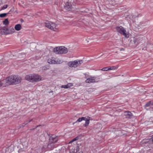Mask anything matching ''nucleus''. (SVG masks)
Here are the masks:
<instances>
[{
    "label": "nucleus",
    "mask_w": 153,
    "mask_h": 153,
    "mask_svg": "<svg viewBox=\"0 0 153 153\" xmlns=\"http://www.w3.org/2000/svg\"><path fill=\"white\" fill-rule=\"evenodd\" d=\"M45 67H43V70H45Z\"/></svg>",
    "instance_id": "32"
},
{
    "label": "nucleus",
    "mask_w": 153,
    "mask_h": 153,
    "mask_svg": "<svg viewBox=\"0 0 153 153\" xmlns=\"http://www.w3.org/2000/svg\"><path fill=\"white\" fill-rule=\"evenodd\" d=\"M78 137H76L75 138L73 139V140H72L71 141H70L69 143L70 144V143H72V142H73L76 140H77L78 139Z\"/></svg>",
    "instance_id": "27"
},
{
    "label": "nucleus",
    "mask_w": 153,
    "mask_h": 153,
    "mask_svg": "<svg viewBox=\"0 0 153 153\" xmlns=\"http://www.w3.org/2000/svg\"><path fill=\"white\" fill-rule=\"evenodd\" d=\"M116 134H117V136H121L123 135V134L122 133L121 131H119L118 132H117Z\"/></svg>",
    "instance_id": "26"
},
{
    "label": "nucleus",
    "mask_w": 153,
    "mask_h": 153,
    "mask_svg": "<svg viewBox=\"0 0 153 153\" xmlns=\"http://www.w3.org/2000/svg\"><path fill=\"white\" fill-rule=\"evenodd\" d=\"M58 140L57 137L55 135H52L50 137L49 143L48 145V147L50 149L53 148L54 144L56 143Z\"/></svg>",
    "instance_id": "4"
},
{
    "label": "nucleus",
    "mask_w": 153,
    "mask_h": 153,
    "mask_svg": "<svg viewBox=\"0 0 153 153\" xmlns=\"http://www.w3.org/2000/svg\"><path fill=\"white\" fill-rule=\"evenodd\" d=\"M117 31L122 34L126 38L129 37L128 33L127 32L125 29L121 26L117 27L116 28Z\"/></svg>",
    "instance_id": "5"
},
{
    "label": "nucleus",
    "mask_w": 153,
    "mask_h": 153,
    "mask_svg": "<svg viewBox=\"0 0 153 153\" xmlns=\"http://www.w3.org/2000/svg\"><path fill=\"white\" fill-rule=\"evenodd\" d=\"M101 70L103 71H109V67H107L103 68Z\"/></svg>",
    "instance_id": "24"
},
{
    "label": "nucleus",
    "mask_w": 153,
    "mask_h": 153,
    "mask_svg": "<svg viewBox=\"0 0 153 153\" xmlns=\"http://www.w3.org/2000/svg\"><path fill=\"white\" fill-rule=\"evenodd\" d=\"M53 51L56 54H61V46L55 48L53 49Z\"/></svg>",
    "instance_id": "9"
},
{
    "label": "nucleus",
    "mask_w": 153,
    "mask_h": 153,
    "mask_svg": "<svg viewBox=\"0 0 153 153\" xmlns=\"http://www.w3.org/2000/svg\"><path fill=\"white\" fill-rule=\"evenodd\" d=\"M95 82V78L93 77H90L85 80L87 83L94 82Z\"/></svg>",
    "instance_id": "8"
},
{
    "label": "nucleus",
    "mask_w": 153,
    "mask_h": 153,
    "mask_svg": "<svg viewBox=\"0 0 153 153\" xmlns=\"http://www.w3.org/2000/svg\"><path fill=\"white\" fill-rule=\"evenodd\" d=\"M85 120V126H87L89 124V120L85 117V120Z\"/></svg>",
    "instance_id": "17"
},
{
    "label": "nucleus",
    "mask_w": 153,
    "mask_h": 153,
    "mask_svg": "<svg viewBox=\"0 0 153 153\" xmlns=\"http://www.w3.org/2000/svg\"><path fill=\"white\" fill-rule=\"evenodd\" d=\"M61 88H64L65 89H67V87L66 86V85H62L61 86Z\"/></svg>",
    "instance_id": "29"
},
{
    "label": "nucleus",
    "mask_w": 153,
    "mask_h": 153,
    "mask_svg": "<svg viewBox=\"0 0 153 153\" xmlns=\"http://www.w3.org/2000/svg\"><path fill=\"white\" fill-rule=\"evenodd\" d=\"M7 13H4L0 14V17L1 18H3L6 16Z\"/></svg>",
    "instance_id": "25"
},
{
    "label": "nucleus",
    "mask_w": 153,
    "mask_h": 153,
    "mask_svg": "<svg viewBox=\"0 0 153 153\" xmlns=\"http://www.w3.org/2000/svg\"><path fill=\"white\" fill-rule=\"evenodd\" d=\"M48 62L51 64H58L61 63L62 60L58 58H49L48 59Z\"/></svg>",
    "instance_id": "7"
},
{
    "label": "nucleus",
    "mask_w": 153,
    "mask_h": 153,
    "mask_svg": "<svg viewBox=\"0 0 153 153\" xmlns=\"http://www.w3.org/2000/svg\"><path fill=\"white\" fill-rule=\"evenodd\" d=\"M153 105V102L152 101H149L148 102H147L145 105V107H148L150 105Z\"/></svg>",
    "instance_id": "16"
},
{
    "label": "nucleus",
    "mask_w": 153,
    "mask_h": 153,
    "mask_svg": "<svg viewBox=\"0 0 153 153\" xmlns=\"http://www.w3.org/2000/svg\"><path fill=\"white\" fill-rule=\"evenodd\" d=\"M22 28V26L20 24H18L15 25V29L17 31L20 30Z\"/></svg>",
    "instance_id": "15"
},
{
    "label": "nucleus",
    "mask_w": 153,
    "mask_h": 153,
    "mask_svg": "<svg viewBox=\"0 0 153 153\" xmlns=\"http://www.w3.org/2000/svg\"><path fill=\"white\" fill-rule=\"evenodd\" d=\"M109 67V70H115L117 68V67H116L115 66H112V67Z\"/></svg>",
    "instance_id": "23"
},
{
    "label": "nucleus",
    "mask_w": 153,
    "mask_h": 153,
    "mask_svg": "<svg viewBox=\"0 0 153 153\" xmlns=\"http://www.w3.org/2000/svg\"><path fill=\"white\" fill-rule=\"evenodd\" d=\"M152 142H153V137L152 138Z\"/></svg>",
    "instance_id": "33"
},
{
    "label": "nucleus",
    "mask_w": 153,
    "mask_h": 153,
    "mask_svg": "<svg viewBox=\"0 0 153 153\" xmlns=\"http://www.w3.org/2000/svg\"><path fill=\"white\" fill-rule=\"evenodd\" d=\"M15 32V30L13 28H12L9 30V33L12 34L14 33Z\"/></svg>",
    "instance_id": "21"
},
{
    "label": "nucleus",
    "mask_w": 153,
    "mask_h": 153,
    "mask_svg": "<svg viewBox=\"0 0 153 153\" xmlns=\"http://www.w3.org/2000/svg\"><path fill=\"white\" fill-rule=\"evenodd\" d=\"M85 120V117H82L81 118H79L77 121L76 122H80L82 121V120Z\"/></svg>",
    "instance_id": "18"
},
{
    "label": "nucleus",
    "mask_w": 153,
    "mask_h": 153,
    "mask_svg": "<svg viewBox=\"0 0 153 153\" xmlns=\"http://www.w3.org/2000/svg\"><path fill=\"white\" fill-rule=\"evenodd\" d=\"M124 114L126 118H131L132 116V114L130 112H125Z\"/></svg>",
    "instance_id": "12"
},
{
    "label": "nucleus",
    "mask_w": 153,
    "mask_h": 153,
    "mask_svg": "<svg viewBox=\"0 0 153 153\" xmlns=\"http://www.w3.org/2000/svg\"><path fill=\"white\" fill-rule=\"evenodd\" d=\"M68 51L67 48L64 46H61V54L65 53Z\"/></svg>",
    "instance_id": "10"
},
{
    "label": "nucleus",
    "mask_w": 153,
    "mask_h": 153,
    "mask_svg": "<svg viewBox=\"0 0 153 153\" xmlns=\"http://www.w3.org/2000/svg\"><path fill=\"white\" fill-rule=\"evenodd\" d=\"M71 6L68 2H66L64 6L65 8L68 10H70Z\"/></svg>",
    "instance_id": "13"
},
{
    "label": "nucleus",
    "mask_w": 153,
    "mask_h": 153,
    "mask_svg": "<svg viewBox=\"0 0 153 153\" xmlns=\"http://www.w3.org/2000/svg\"><path fill=\"white\" fill-rule=\"evenodd\" d=\"M3 23L4 25H6L8 24L9 22L7 19H5L4 21H3Z\"/></svg>",
    "instance_id": "19"
},
{
    "label": "nucleus",
    "mask_w": 153,
    "mask_h": 153,
    "mask_svg": "<svg viewBox=\"0 0 153 153\" xmlns=\"http://www.w3.org/2000/svg\"><path fill=\"white\" fill-rule=\"evenodd\" d=\"M83 62L82 60H76L69 62L68 63V67H76L82 64Z\"/></svg>",
    "instance_id": "3"
},
{
    "label": "nucleus",
    "mask_w": 153,
    "mask_h": 153,
    "mask_svg": "<svg viewBox=\"0 0 153 153\" xmlns=\"http://www.w3.org/2000/svg\"><path fill=\"white\" fill-rule=\"evenodd\" d=\"M141 39V38L140 37L134 38L133 41L134 43L136 45H137L139 43Z\"/></svg>",
    "instance_id": "11"
},
{
    "label": "nucleus",
    "mask_w": 153,
    "mask_h": 153,
    "mask_svg": "<svg viewBox=\"0 0 153 153\" xmlns=\"http://www.w3.org/2000/svg\"><path fill=\"white\" fill-rule=\"evenodd\" d=\"M79 146H77L76 148V152H78L79 151Z\"/></svg>",
    "instance_id": "30"
},
{
    "label": "nucleus",
    "mask_w": 153,
    "mask_h": 153,
    "mask_svg": "<svg viewBox=\"0 0 153 153\" xmlns=\"http://www.w3.org/2000/svg\"><path fill=\"white\" fill-rule=\"evenodd\" d=\"M67 87V88H71V87L73 86V84L71 83H68L66 85Z\"/></svg>",
    "instance_id": "20"
},
{
    "label": "nucleus",
    "mask_w": 153,
    "mask_h": 153,
    "mask_svg": "<svg viewBox=\"0 0 153 153\" xmlns=\"http://www.w3.org/2000/svg\"><path fill=\"white\" fill-rule=\"evenodd\" d=\"M45 25L46 27L54 31L56 30L57 28V25L51 22L47 21L45 23Z\"/></svg>",
    "instance_id": "6"
},
{
    "label": "nucleus",
    "mask_w": 153,
    "mask_h": 153,
    "mask_svg": "<svg viewBox=\"0 0 153 153\" xmlns=\"http://www.w3.org/2000/svg\"><path fill=\"white\" fill-rule=\"evenodd\" d=\"M8 30V29L5 27H3L0 29V33L1 34H4L6 33V31Z\"/></svg>",
    "instance_id": "14"
},
{
    "label": "nucleus",
    "mask_w": 153,
    "mask_h": 153,
    "mask_svg": "<svg viewBox=\"0 0 153 153\" xmlns=\"http://www.w3.org/2000/svg\"><path fill=\"white\" fill-rule=\"evenodd\" d=\"M151 111H153V107L151 108Z\"/></svg>",
    "instance_id": "31"
},
{
    "label": "nucleus",
    "mask_w": 153,
    "mask_h": 153,
    "mask_svg": "<svg viewBox=\"0 0 153 153\" xmlns=\"http://www.w3.org/2000/svg\"><path fill=\"white\" fill-rule=\"evenodd\" d=\"M8 7V5L7 4L5 5H4L3 7H2L1 9V10H4L6 9Z\"/></svg>",
    "instance_id": "28"
},
{
    "label": "nucleus",
    "mask_w": 153,
    "mask_h": 153,
    "mask_svg": "<svg viewBox=\"0 0 153 153\" xmlns=\"http://www.w3.org/2000/svg\"><path fill=\"white\" fill-rule=\"evenodd\" d=\"M25 79L32 82H39L42 80L41 76L36 74L27 75L25 77Z\"/></svg>",
    "instance_id": "2"
},
{
    "label": "nucleus",
    "mask_w": 153,
    "mask_h": 153,
    "mask_svg": "<svg viewBox=\"0 0 153 153\" xmlns=\"http://www.w3.org/2000/svg\"><path fill=\"white\" fill-rule=\"evenodd\" d=\"M81 153H82V152Z\"/></svg>",
    "instance_id": "34"
},
{
    "label": "nucleus",
    "mask_w": 153,
    "mask_h": 153,
    "mask_svg": "<svg viewBox=\"0 0 153 153\" xmlns=\"http://www.w3.org/2000/svg\"><path fill=\"white\" fill-rule=\"evenodd\" d=\"M22 80L21 77L16 75L7 77L5 80L6 83L8 85H16L20 83Z\"/></svg>",
    "instance_id": "1"
},
{
    "label": "nucleus",
    "mask_w": 153,
    "mask_h": 153,
    "mask_svg": "<svg viewBox=\"0 0 153 153\" xmlns=\"http://www.w3.org/2000/svg\"><path fill=\"white\" fill-rule=\"evenodd\" d=\"M4 80H0V87L1 86H4L5 85L4 84Z\"/></svg>",
    "instance_id": "22"
}]
</instances>
